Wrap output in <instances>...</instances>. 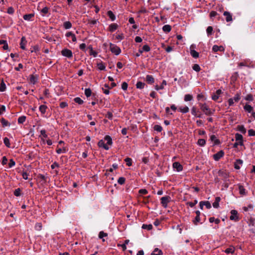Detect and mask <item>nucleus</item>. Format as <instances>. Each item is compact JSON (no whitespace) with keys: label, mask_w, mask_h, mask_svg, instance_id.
<instances>
[{"label":"nucleus","mask_w":255,"mask_h":255,"mask_svg":"<svg viewBox=\"0 0 255 255\" xmlns=\"http://www.w3.org/2000/svg\"><path fill=\"white\" fill-rule=\"evenodd\" d=\"M110 49L111 51L116 55H119L121 53V48L116 44L112 43L110 44Z\"/></svg>","instance_id":"3"},{"label":"nucleus","mask_w":255,"mask_h":255,"mask_svg":"<svg viewBox=\"0 0 255 255\" xmlns=\"http://www.w3.org/2000/svg\"><path fill=\"white\" fill-rule=\"evenodd\" d=\"M145 84L141 81H138L136 84V87L137 89H142L144 88Z\"/></svg>","instance_id":"37"},{"label":"nucleus","mask_w":255,"mask_h":255,"mask_svg":"<svg viewBox=\"0 0 255 255\" xmlns=\"http://www.w3.org/2000/svg\"><path fill=\"white\" fill-rule=\"evenodd\" d=\"M224 152L223 150H220L219 152L213 155V159L215 161L219 160L224 155Z\"/></svg>","instance_id":"7"},{"label":"nucleus","mask_w":255,"mask_h":255,"mask_svg":"<svg viewBox=\"0 0 255 255\" xmlns=\"http://www.w3.org/2000/svg\"><path fill=\"white\" fill-rule=\"evenodd\" d=\"M72 23L69 21H67L63 23V27L66 29H70L72 27Z\"/></svg>","instance_id":"30"},{"label":"nucleus","mask_w":255,"mask_h":255,"mask_svg":"<svg viewBox=\"0 0 255 255\" xmlns=\"http://www.w3.org/2000/svg\"><path fill=\"white\" fill-rule=\"evenodd\" d=\"M173 168L177 172L181 171L183 170L182 165L178 162H175L173 163Z\"/></svg>","instance_id":"8"},{"label":"nucleus","mask_w":255,"mask_h":255,"mask_svg":"<svg viewBox=\"0 0 255 255\" xmlns=\"http://www.w3.org/2000/svg\"><path fill=\"white\" fill-rule=\"evenodd\" d=\"M3 143L7 147H10V143L9 139L5 137L3 138Z\"/></svg>","instance_id":"44"},{"label":"nucleus","mask_w":255,"mask_h":255,"mask_svg":"<svg viewBox=\"0 0 255 255\" xmlns=\"http://www.w3.org/2000/svg\"><path fill=\"white\" fill-rule=\"evenodd\" d=\"M235 250L234 247H230V248H228L225 250V253H226L227 254H233L235 252Z\"/></svg>","instance_id":"34"},{"label":"nucleus","mask_w":255,"mask_h":255,"mask_svg":"<svg viewBox=\"0 0 255 255\" xmlns=\"http://www.w3.org/2000/svg\"><path fill=\"white\" fill-rule=\"evenodd\" d=\"M239 193L242 195H246L247 194L246 190L243 186L240 185L239 187Z\"/></svg>","instance_id":"31"},{"label":"nucleus","mask_w":255,"mask_h":255,"mask_svg":"<svg viewBox=\"0 0 255 255\" xmlns=\"http://www.w3.org/2000/svg\"><path fill=\"white\" fill-rule=\"evenodd\" d=\"M241 92H237L234 97L231 98L228 100V103L229 107L235 106L236 103H238L241 98Z\"/></svg>","instance_id":"2"},{"label":"nucleus","mask_w":255,"mask_h":255,"mask_svg":"<svg viewBox=\"0 0 255 255\" xmlns=\"http://www.w3.org/2000/svg\"><path fill=\"white\" fill-rule=\"evenodd\" d=\"M0 122H1V124H2L3 127H6V126H10V124H9L8 121H6V120H5L4 118H2L0 120Z\"/></svg>","instance_id":"48"},{"label":"nucleus","mask_w":255,"mask_h":255,"mask_svg":"<svg viewBox=\"0 0 255 255\" xmlns=\"http://www.w3.org/2000/svg\"><path fill=\"white\" fill-rule=\"evenodd\" d=\"M200 217L196 216L194 219L193 220L192 222L195 226H197L200 222Z\"/></svg>","instance_id":"41"},{"label":"nucleus","mask_w":255,"mask_h":255,"mask_svg":"<svg viewBox=\"0 0 255 255\" xmlns=\"http://www.w3.org/2000/svg\"><path fill=\"white\" fill-rule=\"evenodd\" d=\"M170 200V197L168 196H166L161 197V204L162 206L166 208L167 207L168 203L169 202Z\"/></svg>","instance_id":"6"},{"label":"nucleus","mask_w":255,"mask_h":255,"mask_svg":"<svg viewBox=\"0 0 255 255\" xmlns=\"http://www.w3.org/2000/svg\"><path fill=\"white\" fill-rule=\"evenodd\" d=\"M125 161L126 162V164L128 166H130L132 165V159L130 158L127 157L125 159Z\"/></svg>","instance_id":"50"},{"label":"nucleus","mask_w":255,"mask_h":255,"mask_svg":"<svg viewBox=\"0 0 255 255\" xmlns=\"http://www.w3.org/2000/svg\"><path fill=\"white\" fill-rule=\"evenodd\" d=\"M98 146L100 147H103L106 150H108L109 149V146L107 143H105V141L103 140H100L98 142Z\"/></svg>","instance_id":"15"},{"label":"nucleus","mask_w":255,"mask_h":255,"mask_svg":"<svg viewBox=\"0 0 255 255\" xmlns=\"http://www.w3.org/2000/svg\"><path fill=\"white\" fill-rule=\"evenodd\" d=\"M245 99L246 101H249V102H252L254 100L253 95L251 94H248L245 97Z\"/></svg>","instance_id":"49"},{"label":"nucleus","mask_w":255,"mask_h":255,"mask_svg":"<svg viewBox=\"0 0 255 255\" xmlns=\"http://www.w3.org/2000/svg\"><path fill=\"white\" fill-rule=\"evenodd\" d=\"M231 216L230 217V219L232 221H238L239 220V218L238 216V211L235 210H232L231 211Z\"/></svg>","instance_id":"5"},{"label":"nucleus","mask_w":255,"mask_h":255,"mask_svg":"<svg viewBox=\"0 0 255 255\" xmlns=\"http://www.w3.org/2000/svg\"><path fill=\"white\" fill-rule=\"evenodd\" d=\"M142 51L145 52H148L150 50V47L147 44L143 46Z\"/></svg>","instance_id":"61"},{"label":"nucleus","mask_w":255,"mask_h":255,"mask_svg":"<svg viewBox=\"0 0 255 255\" xmlns=\"http://www.w3.org/2000/svg\"><path fill=\"white\" fill-rule=\"evenodd\" d=\"M61 52L63 56L66 57L69 59H70L73 57V52L69 49L64 48L62 50Z\"/></svg>","instance_id":"4"},{"label":"nucleus","mask_w":255,"mask_h":255,"mask_svg":"<svg viewBox=\"0 0 255 255\" xmlns=\"http://www.w3.org/2000/svg\"><path fill=\"white\" fill-rule=\"evenodd\" d=\"M178 111L182 114H186L189 112V109L186 106H180L178 109Z\"/></svg>","instance_id":"13"},{"label":"nucleus","mask_w":255,"mask_h":255,"mask_svg":"<svg viewBox=\"0 0 255 255\" xmlns=\"http://www.w3.org/2000/svg\"><path fill=\"white\" fill-rule=\"evenodd\" d=\"M105 140L107 141V144L109 145H112L113 143L112 139L109 135H106L105 138Z\"/></svg>","instance_id":"36"},{"label":"nucleus","mask_w":255,"mask_h":255,"mask_svg":"<svg viewBox=\"0 0 255 255\" xmlns=\"http://www.w3.org/2000/svg\"><path fill=\"white\" fill-rule=\"evenodd\" d=\"M210 139L211 141L214 142V145H218L220 143V140L218 139L214 134H212L210 136Z\"/></svg>","instance_id":"12"},{"label":"nucleus","mask_w":255,"mask_h":255,"mask_svg":"<svg viewBox=\"0 0 255 255\" xmlns=\"http://www.w3.org/2000/svg\"><path fill=\"white\" fill-rule=\"evenodd\" d=\"M65 36L67 38L71 37L73 42H76L77 41L76 35L71 31L67 32L65 34Z\"/></svg>","instance_id":"10"},{"label":"nucleus","mask_w":255,"mask_h":255,"mask_svg":"<svg viewBox=\"0 0 255 255\" xmlns=\"http://www.w3.org/2000/svg\"><path fill=\"white\" fill-rule=\"evenodd\" d=\"M191 114L194 116H197L198 111L197 110V109L195 107L193 106L191 110Z\"/></svg>","instance_id":"60"},{"label":"nucleus","mask_w":255,"mask_h":255,"mask_svg":"<svg viewBox=\"0 0 255 255\" xmlns=\"http://www.w3.org/2000/svg\"><path fill=\"white\" fill-rule=\"evenodd\" d=\"M34 14L33 13H29L27 14H25L23 15V18L25 20L27 21H32V18L34 17Z\"/></svg>","instance_id":"21"},{"label":"nucleus","mask_w":255,"mask_h":255,"mask_svg":"<svg viewBox=\"0 0 255 255\" xmlns=\"http://www.w3.org/2000/svg\"><path fill=\"white\" fill-rule=\"evenodd\" d=\"M212 50L214 52L218 51H224L225 48L223 46H218L217 45H214L212 47Z\"/></svg>","instance_id":"14"},{"label":"nucleus","mask_w":255,"mask_h":255,"mask_svg":"<svg viewBox=\"0 0 255 255\" xmlns=\"http://www.w3.org/2000/svg\"><path fill=\"white\" fill-rule=\"evenodd\" d=\"M221 201L220 197H217L215 198L214 202L213 203V206L215 208H218L219 207V202Z\"/></svg>","instance_id":"22"},{"label":"nucleus","mask_w":255,"mask_h":255,"mask_svg":"<svg viewBox=\"0 0 255 255\" xmlns=\"http://www.w3.org/2000/svg\"><path fill=\"white\" fill-rule=\"evenodd\" d=\"M74 101H75V103L79 105H82L84 103L83 101L79 97L75 98L74 99Z\"/></svg>","instance_id":"57"},{"label":"nucleus","mask_w":255,"mask_h":255,"mask_svg":"<svg viewBox=\"0 0 255 255\" xmlns=\"http://www.w3.org/2000/svg\"><path fill=\"white\" fill-rule=\"evenodd\" d=\"M162 30L164 32H165L166 33H168L171 31V27L170 25H169L168 24L164 25L162 27Z\"/></svg>","instance_id":"35"},{"label":"nucleus","mask_w":255,"mask_h":255,"mask_svg":"<svg viewBox=\"0 0 255 255\" xmlns=\"http://www.w3.org/2000/svg\"><path fill=\"white\" fill-rule=\"evenodd\" d=\"M219 175L223 177L224 179H226L228 177V174L224 171L220 170L219 171Z\"/></svg>","instance_id":"40"},{"label":"nucleus","mask_w":255,"mask_h":255,"mask_svg":"<svg viewBox=\"0 0 255 255\" xmlns=\"http://www.w3.org/2000/svg\"><path fill=\"white\" fill-rule=\"evenodd\" d=\"M162 254L161 250L158 248H155L153 252L151 253V255H161Z\"/></svg>","instance_id":"38"},{"label":"nucleus","mask_w":255,"mask_h":255,"mask_svg":"<svg viewBox=\"0 0 255 255\" xmlns=\"http://www.w3.org/2000/svg\"><path fill=\"white\" fill-rule=\"evenodd\" d=\"M243 161L242 159H236L234 163V167L236 169H240L241 166L243 165Z\"/></svg>","instance_id":"11"},{"label":"nucleus","mask_w":255,"mask_h":255,"mask_svg":"<svg viewBox=\"0 0 255 255\" xmlns=\"http://www.w3.org/2000/svg\"><path fill=\"white\" fill-rule=\"evenodd\" d=\"M126 179L124 177H120L118 180V183L120 185H123L125 183Z\"/></svg>","instance_id":"59"},{"label":"nucleus","mask_w":255,"mask_h":255,"mask_svg":"<svg viewBox=\"0 0 255 255\" xmlns=\"http://www.w3.org/2000/svg\"><path fill=\"white\" fill-rule=\"evenodd\" d=\"M223 14L226 17V20L227 22H230L232 21V15L229 12L225 11Z\"/></svg>","instance_id":"18"},{"label":"nucleus","mask_w":255,"mask_h":255,"mask_svg":"<svg viewBox=\"0 0 255 255\" xmlns=\"http://www.w3.org/2000/svg\"><path fill=\"white\" fill-rule=\"evenodd\" d=\"M143 229H146L148 231H150L152 229V225L151 224H143L142 226Z\"/></svg>","instance_id":"45"},{"label":"nucleus","mask_w":255,"mask_h":255,"mask_svg":"<svg viewBox=\"0 0 255 255\" xmlns=\"http://www.w3.org/2000/svg\"><path fill=\"white\" fill-rule=\"evenodd\" d=\"M107 15L112 21H114L116 18L115 15L111 10L108 11Z\"/></svg>","instance_id":"27"},{"label":"nucleus","mask_w":255,"mask_h":255,"mask_svg":"<svg viewBox=\"0 0 255 255\" xmlns=\"http://www.w3.org/2000/svg\"><path fill=\"white\" fill-rule=\"evenodd\" d=\"M98 68L100 70H105L106 66L103 62H100L97 64Z\"/></svg>","instance_id":"32"},{"label":"nucleus","mask_w":255,"mask_h":255,"mask_svg":"<svg viewBox=\"0 0 255 255\" xmlns=\"http://www.w3.org/2000/svg\"><path fill=\"white\" fill-rule=\"evenodd\" d=\"M26 120V117L24 116H20L18 118L17 122L19 124H22L25 122Z\"/></svg>","instance_id":"43"},{"label":"nucleus","mask_w":255,"mask_h":255,"mask_svg":"<svg viewBox=\"0 0 255 255\" xmlns=\"http://www.w3.org/2000/svg\"><path fill=\"white\" fill-rule=\"evenodd\" d=\"M41 135L40 136V138H47L48 135L46 134V130L44 129H41L40 130Z\"/></svg>","instance_id":"53"},{"label":"nucleus","mask_w":255,"mask_h":255,"mask_svg":"<svg viewBox=\"0 0 255 255\" xmlns=\"http://www.w3.org/2000/svg\"><path fill=\"white\" fill-rule=\"evenodd\" d=\"M167 83L166 81L163 80L161 83V86H158L157 85H155L154 87L156 91H158L159 90H162L164 88V86L166 85Z\"/></svg>","instance_id":"20"},{"label":"nucleus","mask_w":255,"mask_h":255,"mask_svg":"<svg viewBox=\"0 0 255 255\" xmlns=\"http://www.w3.org/2000/svg\"><path fill=\"white\" fill-rule=\"evenodd\" d=\"M47 106L45 105H40L39 107V111L42 115H44L46 112Z\"/></svg>","instance_id":"25"},{"label":"nucleus","mask_w":255,"mask_h":255,"mask_svg":"<svg viewBox=\"0 0 255 255\" xmlns=\"http://www.w3.org/2000/svg\"><path fill=\"white\" fill-rule=\"evenodd\" d=\"M235 139L237 141H242L244 142L243 140V136L241 134L239 133H236L235 134Z\"/></svg>","instance_id":"29"},{"label":"nucleus","mask_w":255,"mask_h":255,"mask_svg":"<svg viewBox=\"0 0 255 255\" xmlns=\"http://www.w3.org/2000/svg\"><path fill=\"white\" fill-rule=\"evenodd\" d=\"M237 130L243 134H245L246 133V129L243 125H238L237 126Z\"/></svg>","instance_id":"28"},{"label":"nucleus","mask_w":255,"mask_h":255,"mask_svg":"<svg viewBox=\"0 0 255 255\" xmlns=\"http://www.w3.org/2000/svg\"><path fill=\"white\" fill-rule=\"evenodd\" d=\"M107 236L108 234L104 233L103 231L100 232L99 234V238L100 239H102L103 242H105V239H104L103 238Z\"/></svg>","instance_id":"42"},{"label":"nucleus","mask_w":255,"mask_h":255,"mask_svg":"<svg viewBox=\"0 0 255 255\" xmlns=\"http://www.w3.org/2000/svg\"><path fill=\"white\" fill-rule=\"evenodd\" d=\"M27 43V41L25 37H22L20 43V47L23 50L25 49V45Z\"/></svg>","instance_id":"16"},{"label":"nucleus","mask_w":255,"mask_h":255,"mask_svg":"<svg viewBox=\"0 0 255 255\" xmlns=\"http://www.w3.org/2000/svg\"><path fill=\"white\" fill-rule=\"evenodd\" d=\"M154 130L158 132H161L162 130V128L160 125H156L153 127Z\"/></svg>","instance_id":"52"},{"label":"nucleus","mask_w":255,"mask_h":255,"mask_svg":"<svg viewBox=\"0 0 255 255\" xmlns=\"http://www.w3.org/2000/svg\"><path fill=\"white\" fill-rule=\"evenodd\" d=\"M6 89V85L3 80L0 84V92H4Z\"/></svg>","instance_id":"46"},{"label":"nucleus","mask_w":255,"mask_h":255,"mask_svg":"<svg viewBox=\"0 0 255 255\" xmlns=\"http://www.w3.org/2000/svg\"><path fill=\"white\" fill-rule=\"evenodd\" d=\"M213 30V27L212 26H209L207 27V28L206 29V32H207V34L208 36L212 35Z\"/></svg>","instance_id":"56"},{"label":"nucleus","mask_w":255,"mask_h":255,"mask_svg":"<svg viewBox=\"0 0 255 255\" xmlns=\"http://www.w3.org/2000/svg\"><path fill=\"white\" fill-rule=\"evenodd\" d=\"M146 81L149 84H152L154 82V79L152 75H147L146 76Z\"/></svg>","instance_id":"19"},{"label":"nucleus","mask_w":255,"mask_h":255,"mask_svg":"<svg viewBox=\"0 0 255 255\" xmlns=\"http://www.w3.org/2000/svg\"><path fill=\"white\" fill-rule=\"evenodd\" d=\"M190 54L194 58H197L199 57V53L193 49H190Z\"/></svg>","instance_id":"33"},{"label":"nucleus","mask_w":255,"mask_h":255,"mask_svg":"<svg viewBox=\"0 0 255 255\" xmlns=\"http://www.w3.org/2000/svg\"><path fill=\"white\" fill-rule=\"evenodd\" d=\"M248 134L250 136H255V130L253 129H250L248 130Z\"/></svg>","instance_id":"64"},{"label":"nucleus","mask_w":255,"mask_h":255,"mask_svg":"<svg viewBox=\"0 0 255 255\" xmlns=\"http://www.w3.org/2000/svg\"><path fill=\"white\" fill-rule=\"evenodd\" d=\"M92 94V91L90 88H87L85 90V95L87 97L91 96Z\"/></svg>","instance_id":"51"},{"label":"nucleus","mask_w":255,"mask_h":255,"mask_svg":"<svg viewBox=\"0 0 255 255\" xmlns=\"http://www.w3.org/2000/svg\"><path fill=\"white\" fill-rule=\"evenodd\" d=\"M193 69L196 71V72H199L201 70V68L200 66L197 64H195L192 66Z\"/></svg>","instance_id":"54"},{"label":"nucleus","mask_w":255,"mask_h":255,"mask_svg":"<svg viewBox=\"0 0 255 255\" xmlns=\"http://www.w3.org/2000/svg\"><path fill=\"white\" fill-rule=\"evenodd\" d=\"M105 87L107 88V89H104V88H102V90H103V92L104 94H106V95H108L110 93V91H109V87L108 85H105Z\"/></svg>","instance_id":"63"},{"label":"nucleus","mask_w":255,"mask_h":255,"mask_svg":"<svg viewBox=\"0 0 255 255\" xmlns=\"http://www.w3.org/2000/svg\"><path fill=\"white\" fill-rule=\"evenodd\" d=\"M197 143L200 146H204L206 144V140L202 138L199 139Z\"/></svg>","instance_id":"47"},{"label":"nucleus","mask_w":255,"mask_h":255,"mask_svg":"<svg viewBox=\"0 0 255 255\" xmlns=\"http://www.w3.org/2000/svg\"><path fill=\"white\" fill-rule=\"evenodd\" d=\"M244 145V142L242 141H236L233 144L234 148H237L239 145L243 146Z\"/></svg>","instance_id":"62"},{"label":"nucleus","mask_w":255,"mask_h":255,"mask_svg":"<svg viewBox=\"0 0 255 255\" xmlns=\"http://www.w3.org/2000/svg\"><path fill=\"white\" fill-rule=\"evenodd\" d=\"M68 148L66 147H63L62 148H58L56 150L57 154H61L62 153H66L68 151Z\"/></svg>","instance_id":"26"},{"label":"nucleus","mask_w":255,"mask_h":255,"mask_svg":"<svg viewBox=\"0 0 255 255\" xmlns=\"http://www.w3.org/2000/svg\"><path fill=\"white\" fill-rule=\"evenodd\" d=\"M29 81L30 84L33 85L35 84L38 81V76L34 75H30L29 76Z\"/></svg>","instance_id":"9"},{"label":"nucleus","mask_w":255,"mask_h":255,"mask_svg":"<svg viewBox=\"0 0 255 255\" xmlns=\"http://www.w3.org/2000/svg\"><path fill=\"white\" fill-rule=\"evenodd\" d=\"M253 209V206L252 204L249 205L247 207H244L243 210L245 212H247L249 210H252Z\"/></svg>","instance_id":"58"},{"label":"nucleus","mask_w":255,"mask_h":255,"mask_svg":"<svg viewBox=\"0 0 255 255\" xmlns=\"http://www.w3.org/2000/svg\"><path fill=\"white\" fill-rule=\"evenodd\" d=\"M0 45H3L2 48L3 50H7L8 49L7 42L5 40H0Z\"/></svg>","instance_id":"23"},{"label":"nucleus","mask_w":255,"mask_h":255,"mask_svg":"<svg viewBox=\"0 0 255 255\" xmlns=\"http://www.w3.org/2000/svg\"><path fill=\"white\" fill-rule=\"evenodd\" d=\"M244 109L246 112H248V113H251L253 111V107L248 104H246L244 106Z\"/></svg>","instance_id":"17"},{"label":"nucleus","mask_w":255,"mask_h":255,"mask_svg":"<svg viewBox=\"0 0 255 255\" xmlns=\"http://www.w3.org/2000/svg\"><path fill=\"white\" fill-rule=\"evenodd\" d=\"M193 96L190 94H186L184 96V100L185 102L191 101L193 100Z\"/></svg>","instance_id":"39"},{"label":"nucleus","mask_w":255,"mask_h":255,"mask_svg":"<svg viewBox=\"0 0 255 255\" xmlns=\"http://www.w3.org/2000/svg\"><path fill=\"white\" fill-rule=\"evenodd\" d=\"M118 27V25L116 23H112L110 25L109 29L111 32H114Z\"/></svg>","instance_id":"24"},{"label":"nucleus","mask_w":255,"mask_h":255,"mask_svg":"<svg viewBox=\"0 0 255 255\" xmlns=\"http://www.w3.org/2000/svg\"><path fill=\"white\" fill-rule=\"evenodd\" d=\"M13 194L14 196L16 197H18L21 194V189L20 188H17L13 192Z\"/></svg>","instance_id":"55"},{"label":"nucleus","mask_w":255,"mask_h":255,"mask_svg":"<svg viewBox=\"0 0 255 255\" xmlns=\"http://www.w3.org/2000/svg\"><path fill=\"white\" fill-rule=\"evenodd\" d=\"M201 110L206 116H211L214 113L215 110H211L206 103H199Z\"/></svg>","instance_id":"1"}]
</instances>
